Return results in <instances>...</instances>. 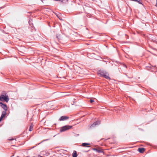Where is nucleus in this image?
Returning a JSON list of instances; mask_svg holds the SVG:
<instances>
[{"mask_svg": "<svg viewBox=\"0 0 157 157\" xmlns=\"http://www.w3.org/2000/svg\"><path fill=\"white\" fill-rule=\"evenodd\" d=\"M98 73L100 76L103 77L105 78L108 79H110L109 76V74L105 71L103 70H100L98 71Z\"/></svg>", "mask_w": 157, "mask_h": 157, "instance_id": "nucleus-1", "label": "nucleus"}, {"mask_svg": "<svg viewBox=\"0 0 157 157\" xmlns=\"http://www.w3.org/2000/svg\"><path fill=\"white\" fill-rule=\"evenodd\" d=\"M0 100L4 101L7 103L9 100V98L7 93H3L0 95Z\"/></svg>", "mask_w": 157, "mask_h": 157, "instance_id": "nucleus-2", "label": "nucleus"}, {"mask_svg": "<svg viewBox=\"0 0 157 157\" xmlns=\"http://www.w3.org/2000/svg\"><path fill=\"white\" fill-rule=\"evenodd\" d=\"M72 127V126H70L69 125H66L63 126L60 128V132H62L65 131L66 130H68L71 128Z\"/></svg>", "mask_w": 157, "mask_h": 157, "instance_id": "nucleus-3", "label": "nucleus"}, {"mask_svg": "<svg viewBox=\"0 0 157 157\" xmlns=\"http://www.w3.org/2000/svg\"><path fill=\"white\" fill-rule=\"evenodd\" d=\"M101 123V121H97L94 122L90 126V127H94L96 125L100 124Z\"/></svg>", "mask_w": 157, "mask_h": 157, "instance_id": "nucleus-4", "label": "nucleus"}, {"mask_svg": "<svg viewBox=\"0 0 157 157\" xmlns=\"http://www.w3.org/2000/svg\"><path fill=\"white\" fill-rule=\"evenodd\" d=\"M69 118V117L65 116H61L59 119V120L60 121H66L67 119H68Z\"/></svg>", "mask_w": 157, "mask_h": 157, "instance_id": "nucleus-5", "label": "nucleus"}, {"mask_svg": "<svg viewBox=\"0 0 157 157\" xmlns=\"http://www.w3.org/2000/svg\"><path fill=\"white\" fill-rule=\"evenodd\" d=\"M6 111H2L1 116L0 117V122L2 121L3 118L5 117V115L6 114Z\"/></svg>", "mask_w": 157, "mask_h": 157, "instance_id": "nucleus-6", "label": "nucleus"}, {"mask_svg": "<svg viewBox=\"0 0 157 157\" xmlns=\"http://www.w3.org/2000/svg\"><path fill=\"white\" fill-rule=\"evenodd\" d=\"M5 111L7 110V106L6 104H3V103L1 104L0 106Z\"/></svg>", "mask_w": 157, "mask_h": 157, "instance_id": "nucleus-7", "label": "nucleus"}, {"mask_svg": "<svg viewBox=\"0 0 157 157\" xmlns=\"http://www.w3.org/2000/svg\"><path fill=\"white\" fill-rule=\"evenodd\" d=\"M90 145V144L88 143H83L82 144V146L85 147H90L89 146H88V145Z\"/></svg>", "mask_w": 157, "mask_h": 157, "instance_id": "nucleus-8", "label": "nucleus"}, {"mask_svg": "<svg viewBox=\"0 0 157 157\" xmlns=\"http://www.w3.org/2000/svg\"><path fill=\"white\" fill-rule=\"evenodd\" d=\"M138 151L140 153H143L145 151V149L144 148L140 147L138 149Z\"/></svg>", "mask_w": 157, "mask_h": 157, "instance_id": "nucleus-9", "label": "nucleus"}, {"mask_svg": "<svg viewBox=\"0 0 157 157\" xmlns=\"http://www.w3.org/2000/svg\"><path fill=\"white\" fill-rule=\"evenodd\" d=\"M93 150L94 151H96L97 152H98V153H101L102 152V151H101V150H99V149H98L97 148H93Z\"/></svg>", "mask_w": 157, "mask_h": 157, "instance_id": "nucleus-10", "label": "nucleus"}, {"mask_svg": "<svg viewBox=\"0 0 157 157\" xmlns=\"http://www.w3.org/2000/svg\"><path fill=\"white\" fill-rule=\"evenodd\" d=\"M155 66H150L146 67L147 69L148 70H150V69H152L153 68H155Z\"/></svg>", "mask_w": 157, "mask_h": 157, "instance_id": "nucleus-11", "label": "nucleus"}, {"mask_svg": "<svg viewBox=\"0 0 157 157\" xmlns=\"http://www.w3.org/2000/svg\"><path fill=\"white\" fill-rule=\"evenodd\" d=\"M77 155L76 151H74V152L72 154L73 157H77Z\"/></svg>", "mask_w": 157, "mask_h": 157, "instance_id": "nucleus-12", "label": "nucleus"}, {"mask_svg": "<svg viewBox=\"0 0 157 157\" xmlns=\"http://www.w3.org/2000/svg\"><path fill=\"white\" fill-rule=\"evenodd\" d=\"M33 128V126H32V125H31L29 127V131H31L32 130Z\"/></svg>", "mask_w": 157, "mask_h": 157, "instance_id": "nucleus-13", "label": "nucleus"}, {"mask_svg": "<svg viewBox=\"0 0 157 157\" xmlns=\"http://www.w3.org/2000/svg\"><path fill=\"white\" fill-rule=\"evenodd\" d=\"M48 140V139L44 140H43L41 142H40V143H39L38 144H40V143H42V142H44V141H46Z\"/></svg>", "mask_w": 157, "mask_h": 157, "instance_id": "nucleus-14", "label": "nucleus"}, {"mask_svg": "<svg viewBox=\"0 0 157 157\" xmlns=\"http://www.w3.org/2000/svg\"><path fill=\"white\" fill-rule=\"evenodd\" d=\"M90 101L91 103H92L94 101V100L93 99H90Z\"/></svg>", "mask_w": 157, "mask_h": 157, "instance_id": "nucleus-15", "label": "nucleus"}, {"mask_svg": "<svg viewBox=\"0 0 157 157\" xmlns=\"http://www.w3.org/2000/svg\"><path fill=\"white\" fill-rule=\"evenodd\" d=\"M14 140V139H10L9 140Z\"/></svg>", "mask_w": 157, "mask_h": 157, "instance_id": "nucleus-16", "label": "nucleus"}, {"mask_svg": "<svg viewBox=\"0 0 157 157\" xmlns=\"http://www.w3.org/2000/svg\"><path fill=\"white\" fill-rule=\"evenodd\" d=\"M61 2H63V0H59Z\"/></svg>", "mask_w": 157, "mask_h": 157, "instance_id": "nucleus-17", "label": "nucleus"}, {"mask_svg": "<svg viewBox=\"0 0 157 157\" xmlns=\"http://www.w3.org/2000/svg\"><path fill=\"white\" fill-rule=\"evenodd\" d=\"M115 62L116 63H119V62H118L117 61H116Z\"/></svg>", "mask_w": 157, "mask_h": 157, "instance_id": "nucleus-18", "label": "nucleus"}, {"mask_svg": "<svg viewBox=\"0 0 157 157\" xmlns=\"http://www.w3.org/2000/svg\"><path fill=\"white\" fill-rule=\"evenodd\" d=\"M156 6L157 7V0H156Z\"/></svg>", "mask_w": 157, "mask_h": 157, "instance_id": "nucleus-19", "label": "nucleus"}, {"mask_svg": "<svg viewBox=\"0 0 157 157\" xmlns=\"http://www.w3.org/2000/svg\"><path fill=\"white\" fill-rule=\"evenodd\" d=\"M2 103L0 102V105L1 106V104H2Z\"/></svg>", "mask_w": 157, "mask_h": 157, "instance_id": "nucleus-20", "label": "nucleus"}, {"mask_svg": "<svg viewBox=\"0 0 157 157\" xmlns=\"http://www.w3.org/2000/svg\"><path fill=\"white\" fill-rule=\"evenodd\" d=\"M35 147V146L33 147H32V148H34Z\"/></svg>", "mask_w": 157, "mask_h": 157, "instance_id": "nucleus-21", "label": "nucleus"}, {"mask_svg": "<svg viewBox=\"0 0 157 157\" xmlns=\"http://www.w3.org/2000/svg\"><path fill=\"white\" fill-rule=\"evenodd\" d=\"M75 102H76V101H73L74 103H75Z\"/></svg>", "mask_w": 157, "mask_h": 157, "instance_id": "nucleus-22", "label": "nucleus"}, {"mask_svg": "<svg viewBox=\"0 0 157 157\" xmlns=\"http://www.w3.org/2000/svg\"><path fill=\"white\" fill-rule=\"evenodd\" d=\"M43 0H41V1H42L43 2Z\"/></svg>", "mask_w": 157, "mask_h": 157, "instance_id": "nucleus-23", "label": "nucleus"}, {"mask_svg": "<svg viewBox=\"0 0 157 157\" xmlns=\"http://www.w3.org/2000/svg\"><path fill=\"white\" fill-rule=\"evenodd\" d=\"M152 49H154V50H155V49L154 48H153Z\"/></svg>", "mask_w": 157, "mask_h": 157, "instance_id": "nucleus-24", "label": "nucleus"}, {"mask_svg": "<svg viewBox=\"0 0 157 157\" xmlns=\"http://www.w3.org/2000/svg\"><path fill=\"white\" fill-rule=\"evenodd\" d=\"M72 104V105H74V104Z\"/></svg>", "mask_w": 157, "mask_h": 157, "instance_id": "nucleus-25", "label": "nucleus"}, {"mask_svg": "<svg viewBox=\"0 0 157 157\" xmlns=\"http://www.w3.org/2000/svg\"><path fill=\"white\" fill-rule=\"evenodd\" d=\"M78 135H79V134L77 135V136H78Z\"/></svg>", "mask_w": 157, "mask_h": 157, "instance_id": "nucleus-26", "label": "nucleus"}]
</instances>
